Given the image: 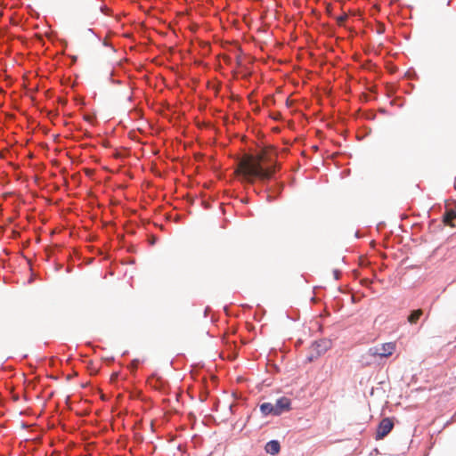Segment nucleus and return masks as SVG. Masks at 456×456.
Instances as JSON below:
<instances>
[{
    "mask_svg": "<svg viewBox=\"0 0 456 456\" xmlns=\"http://www.w3.org/2000/svg\"><path fill=\"white\" fill-rule=\"evenodd\" d=\"M276 166L264 167L260 163L254 162L244 167L242 171L243 179L248 183H253L256 178L261 180L271 179L275 173Z\"/></svg>",
    "mask_w": 456,
    "mask_h": 456,
    "instance_id": "obj_1",
    "label": "nucleus"
},
{
    "mask_svg": "<svg viewBox=\"0 0 456 456\" xmlns=\"http://www.w3.org/2000/svg\"><path fill=\"white\" fill-rule=\"evenodd\" d=\"M394 427L393 421L389 418L383 419L378 426L376 439H383L386 436H387Z\"/></svg>",
    "mask_w": 456,
    "mask_h": 456,
    "instance_id": "obj_2",
    "label": "nucleus"
},
{
    "mask_svg": "<svg viewBox=\"0 0 456 456\" xmlns=\"http://www.w3.org/2000/svg\"><path fill=\"white\" fill-rule=\"evenodd\" d=\"M395 350V345L393 343H386L380 346H375L370 348V354L371 355H379L381 357H387L393 354Z\"/></svg>",
    "mask_w": 456,
    "mask_h": 456,
    "instance_id": "obj_3",
    "label": "nucleus"
},
{
    "mask_svg": "<svg viewBox=\"0 0 456 456\" xmlns=\"http://www.w3.org/2000/svg\"><path fill=\"white\" fill-rule=\"evenodd\" d=\"M273 408L274 416H280L283 412L289 411L290 399L285 396L277 399L275 403H273Z\"/></svg>",
    "mask_w": 456,
    "mask_h": 456,
    "instance_id": "obj_4",
    "label": "nucleus"
},
{
    "mask_svg": "<svg viewBox=\"0 0 456 456\" xmlns=\"http://www.w3.org/2000/svg\"><path fill=\"white\" fill-rule=\"evenodd\" d=\"M330 341L327 339H322L315 341L313 344V347L316 350L317 355L324 354L330 347Z\"/></svg>",
    "mask_w": 456,
    "mask_h": 456,
    "instance_id": "obj_5",
    "label": "nucleus"
},
{
    "mask_svg": "<svg viewBox=\"0 0 456 456\" xmlns=\"http://www.w3.org/2000/svg\"><path fill=\"white\" fill-rule=\"evenodd\" d=\"M265 449L267 453L275 455L280 452L281 445L277 440H271L265 444Z\"/></svg>",
    "mask_w": 456,
    "mask_h": 456,
    "instance_id": "obj_6",
    "label": "nucleus"
},
{
    "mask_svg": "<svg viewBox=\"0 0 456 456\" xmlns=\"http://www.w3.org/2000/svg\"><path fill=\"white\" fill-rule=\"evenodd\" d=\"M260 411L265 416H267L270 414L274 416L273 403H263L262 404H260Z\"/></svg>",
    "mask_w": 456,
    "mask_h": 456,
    "instance_id": "obj_7",
    "label": "nucleus"
},
{
    "mask_svg": "<svg viewBox=\"0 0 456 456\" xmlns=\"http://www.w3.org/2000/svg\"><path fill=\"white\" fill-rule=\"evenodd\" d=\"M423 311L421 309L413 310L409 314L407 320L411 324H415L419 319L422 316Z\"/></svg>",
    "mask_w": 456,
    "mask_h": 456,
    "instance_id": "obj_8",
    "label": "nucleus"
},
{
    "mask_svg": "<svg viewBox=\"0 0 456 456\" xmlns=\"http://www.w3.org/2000/svg\"><path fill=\"white\" fill-rule=\"evenodd\" d=\"M340 274H341L340 271H338V270H337V269L333 271V275H334V278H335L336 280H338V279H339Z\"/></svg>",
    "mask_w": 456,
    "mask_h": 456,
    "instance_id": "obj_9",
    "label": "nucleus"
},
{
    "mask_svg": "<svg viewBox=\"0 0 456 456\" xmlns=\"http://www.w3.org/2000/svg\"><path fill=\"white\" fill-rule=\"evenodd\" d=\"M346 15H343V16H340L338 19V24H342L346 20Z\"/></svg>",
    "mask_w": 456,
    "mask_h": 456,
    "instance_id": "obj_10",
    "label": "nucleus"
},
{
    "mask_svg": "<svg viewBox=\"0 0 456 456\" xmlns=\"http://www.w3.org/2000/svg\"><path fill=\"white\" fill-rule=\"evenodd\" d=\"M138 363H139V361H138V360H134V361H133V366H134V369H136V368H137Z\"/></svg>",
    "mask_w": 456,
    "mask_h": 456,
    "instance_id": "obj_11",
    "label": "nucleus"
},
{
    "mask_svg": "<svg viewBox=\"0 0 456 456\" xmlns=\"http://www.w3.org/2000/svg\"><path fill=\"white\" fill-rule=\"evenodd\" d=\"M100 9L102 12L105 13L106 6L102 5Z\"/></svg>",
    "mask_w": 456,
    "mask_h": 456,
    "instance_id": "obj_12",
    "label": "nucleus"
},
{
    "mask_svg": "<svg viewBox=\"0 0 456 456\" xmlns=\"http://www.w3.org/2000/svg\"><path fill=\"white\" fill-rule=\"evenodd\" d=\"M88 31L94 33V30L92 28H89Z\"/></svg>",
    "mask_w": 456,
    "mask_h": 456,
    "instance_id": "obj_13",
    "label": "nucleus"
}]
</instances>
